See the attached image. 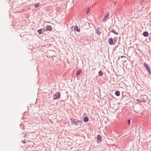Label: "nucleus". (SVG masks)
<instances>
[{"instance_id":"nucleus-17","label":"nucleus","mask_w":151,"mask_h":151,"mask_svg":"<svg viewBox=\"0 0 151 151\" xmlns=\"http://www.w3.org/2000/svg\"><path fill=\"white\" fill-rule=\"evenodd\" d=\"M127 123L128 124H130V120H127Z\"/></svg>"},{"instance_id":"nucleus-3","label":"nucleus","mask_w":151,"mask_h":151,"mask_svg":"<svg viewBox=\"0 0 151 151\" xmlns=\"http://www.w3.org/2000/svg\"><path fill=\"white\" fill-rule=\"evenodd\" d=\"M144 65L147 69V71L150 74H151V72L150 69V67L148 66V65L146 63H145L144 64Z\"/></svg>"},{"instance_id":"nucleus-11","label":"nucleus","mask_w":151,"mask_h":151,"mask_svg":"<svg viewBox=\"0 0 151 151\" xmlns=\"http://www.w3.org/2000/svg\"><path fill=\"white\" fill-rule=\"evenodd\" d=\"M115 95L117 96H119L120 95V93L119 91H116L115 92Z\"/></svg>"},{"instance_id":"nucleus-19","label":"nucleus","mask_w":151,"mask_h":151,"mask_svg":"<svg viewBox=\"0 0 151 151\" xmlns=\"http://www.w3.org/2000/svg\"><path fill=\"white\" fill-rule=\"evenodd\" d=\"M112 32H113L114 33H115V34H116H116H117V33H116V32H115L114 31H112Z\"/></svg>"},{"instance_id":"nucleus-18","label":"nucleus","mask_w":151,"mask_h":151,"mask_svg":"<svg viewBox=\"0 0 151 151\" xmlns=\"http://www.w3.org/2000/svg\"><path fill=\"white\" fill-rule=\"evenodd\" d=\"M89 11H90L89 9H88L87 10V11H86V13L87 14L89 12Z\"/></svg>"},{"instance_id":"nucleus-9","label":"nucleus","mask_w":151,"mask_h":151,"mask_svg":"<svg viewBox=\"0 0 151 151\" xmlns=\"http://www.w3.org/2000/svg\"><path fill=\"white\" fill-rule=\"evenodd\" d=\"M148 33L147 32H145L143 33V35L145 37H147L148 36Z\"/></svg>"},{"instance_id":"nucleus-14","label":"nucleus","mask_w":151,"mask_h":151,"mask_svg":"<svg viewBox=\"0 0 151 151\" xmlns=\"http://www.w3.org/2000/svg\"><path fill=\"white\" fill-rule=\"evenodd\" d=\"M37 32L39 34H41L42 33V31L41 29L38 30L37 31Z\"/></svg>"},{"instance_id":"nucleus-5","label":"nucleus","mask_w":151,"mask_h":151,"mask_svg":"<svg viewBox=\"0 0 151 151\" xmlns=\"http://www.w3.org/2000/svg\"><path fill=\"white\" fill-rule=\"evenodd\" d=\"M72 29V30H73V28H74V30L75 31H76H76L78 32H79L80 31V29L78 28V27L77 26H76L75 27H71Z\"/></svg>"},{"instance_id":"nucleus-6","label":"nucleus","mask_w":151,"mask_h":151,"mask_svg":"<svg viewBox=\"0 0 151 151\" xmlns=\"http://www.w3.org/2000/svg\"><path fill=\"white\" fill-rule=\"evenodd\" d=\"M109 16V13H107L106 15L104 16V18H103V21H105L108 17Z\"/></svg>"},{"instance_id":"nucleus-16","label":"nucleus","mask_w":151,"mask_h":151,"mask_svg":"<svg viewBox=\"0 0 151 151\" xmlns=\"http://www.w3.org/2000/svg\"><path fill=\"white\" fill-rule=\"evenodd\" d=\"M39 6V4H35V7H38Z\"/></svg>"},{"instance_id":"nucleus-1","label":"nucleus","mask_w":151,"mask_h":151,"mask_svg":"<svg viewBox=\"0 0 151 151\" xmlns=\"http://www.w3.org/2000/svg\"><path fill=\"white\" fill-rule=\"evenodd\" d=\"M72 124H74L76 125H77L78 124V123L81 122V121H80L77 119H73V118H70Z\"/></svg>"},{"instance_id":"nucleus-13","label":"nucleus","mask_w":151,"mask_h":151,"mask_svg":"<svg viewBox=\"0 0 151 151\" xmlns=\"http://www.w3.org/2000/svg\"><path fill=\"white\" fill-rule=\"evenodd\" d=\"M96 33H97V35H100L101 34V32L100 31V30L98 29H96Z\"/></svg>"},{"instance_id":"nucleus-8","label":"nucleus","mask_w":151,"mask_h":151,"mask_svg":"<svg viewBox=\"0 0 151 151\" xmlns=\"http://www.w3.org/2000/svg\"><path fill=\"white\" fill-rule=\"evenodd\" d=\"M46 29L47 30L51 31L52 30L51 27L49 25H47L46 26Z\"/></svg>"},{"instance_id":"nucleus-2","label":"nucleus","mask_w":151,"mask_h":151,"mask_svg":"<svg viewBox=\"0 0 151 151\" xmlns=\"http://www.w3.org/2000/svg\"><path fill=\"white\" fill-rule=\"evenodd\" d=\"M60 93H56L53 95V99L54 100L58 99L60 98Z\"/></svg>"},{"instance_id":"nucleus-7","label":"nucleus","mask_w":151,"mask_h":151,"mask_svg":"<svg viewBox=\"0 0 151 151\" xmlns=\"http://www.w3.org/2000/svg\"><path fill=\"white\" fill-rule=\"evenodd\" d=\"M108 42L110 45H113V41L112 38H110Z\"/></svg>"},{"instance_id":"nucleus-15","label":"nucleus","mask_w":151,"mask_h":151,"mask_svg":"<svg viewBox=\"0 0 151 151\" xmlns=\"http://www.w3.org/2000/svg\"><path fill=\"white\" fill-rule=\"evenodd\" d=\"M103 75V73L101 70L100 71L99 73V76H101Z\"/></svg>"},{"instance_id":"nucleus-20","label":"nucleus","mask_w":151,"mask_h":151,"mask_svg":"<svg viewBox=\"0 0 151 151\" xmlns=\"http://www.w3.org/2000/svg\"><path fill=\"white\" fill-rule=\"evenodd\" d=\"M124 57L123 56H121V58H122Z\"/></svg>"},{"instance_id":"nucleus-4","label":"nucleus","mask_w":151,"mask_h":151,"mask_svg":"<svg viewBox=\"0 0 151 151\" xmlns=\"http://www.w3.org/2000/svg\"><path fill=\"white\" fill-rule=\"evenodd\" d=\"M97 142L98 143H99L102 141V138L101 136L100 135H98L97 136Z\"/></svg>"},{"instance_id":"nucleus-12","label":"nucleus","mask_w":151,"mask_h":151,"mask_svg":"<svg viewBox=\"0 0 151 151\" xmlns=\"http://www.w3.org/2000/svg\"><path fill=\"white\" fill-rule=\"evenodd\" d=\"M88 118L87 117H85L84 118L83 121L85 122H88Z\"/></svg>"},{"instance_id":"nucleus-10","label":"nucleus","mask_w":151,"mask_h":151,"mask_svg":"<svg viewBox=\"0 0 151 151\" xmlns=\"http://www.w3.org/2000/svg\"><path fill=\"white\" fill-rule=\"evenodd\" d=\"M81 72V70H78L76 73V74L77 76H78L80 74Z\"/></svg>"}]
</instances>
